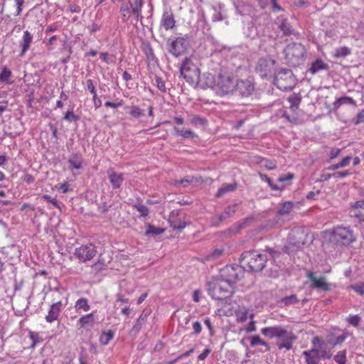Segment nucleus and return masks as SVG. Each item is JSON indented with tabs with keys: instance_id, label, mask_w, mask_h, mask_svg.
Returning <instances> with one entry per match:
<instances>
[{
	"instance_id": "nucleus-1",
	"label": "nucleus",
	"mask_w": 364,
	"mask_h": 364,
	"mask_svg": "<svg viewBox=\"0 0 364 364\" xmlns=\"http://www.w3.org/2000/svg\"><path fill=\"white\" fill-rule=\"evenodd\" d=\"M267 252L274 259L278 258L281 252L270 247H266L264 252L259 250L245 251L241 255L240 263L244 269L249 272L262 271L268 260Z\"/></svg>"
},
{
	"instance_id": "nucleus-2",
	"label": "nucleus",
	"mask_w": 364,
	"mask_h": 364,
	"mask_svg": "<svg viewBox=\"0 0 364 364\" xmlns=\"http://www.w3.org/2000/svg\"><path fill=\"white\" fill-rule=\"evenodd\" d=\"M286 63L294 68L300 67L305 63L306 50L300 43H289L283 51Z\"/></svg>"
},
{
	"instance_id": "nucleus-3",
	"label": "nucleus",
	"mask_w": 364,
	"mask_h": 364,
	"mask_svg": "<svg viewBox=\"0 0 364 364\" xmlns=\"http://www.w3.org/2000/svg\"><path fill=\"white\" fill-rule=\"evenodd\" d=\"M235 287L223 281L218 277L213 278L207 284L209 295L214 299L222 300L229 298L234 293Z\"/></svg>"
},
{
	"instance_id": "nucleus-4",
	"label": "nucleus",
	"mask_w": 364,
	"mask_h": 364,
	"mask_svg": "<svg viewBox=\"0 0 364 364\" xmlns=\"http://www.w3.org/2000/svg\"><path fill=\"white\" fill-rule=\"evenodd\" d=\"M190 47V41L186 35L168 38L166 43L168 52L175 58L184 55Z\"/></svg>"
},
{
	"instance_id": "nucleus-5",
	"label": "nucleus",
	"mask_w": 364,
	"mask_h": 364,
	"mask_svg": "<svg viewBox=\"0 0 364 364\" xmlns=\"http://www.w3.org/2000/svg\"><path fill=\"white\" fill-rule=\"evenodd\" d=\"M307 233L302 229L293 230L289 236V242L283 248L284 252L290 255L301 249L307 242Z\"/></svg>"
},
{
	"instance_id": "nucleus-6",
	"label": "nucleus",
	"mask_w": 364,
	"mask_h": 364,
	"mask_svg": "<svg viewBox=\"0 0 364 364\" xmlns=\"http://www.w3.org/2000/svg\"><path fill=\"white\" fill-rule=\"evenodd\" d=\"M331 240L336 244L346 246L355 242L356 237L350 228L338 226L331 230Z\"/></svg>"
},
{
	"instance_id": "nucleus-7",
	"label": "nucleus",
	"mask_w": 364,
	"mask_h": 364,
	"mask_svg": "<svg viewBox=\"0 0 364 364\" xmlns=\"http://www.w3.org/2000/svg\"><path fill=\"white\" fill-rule=\"evenodd\" d=\"M275 60L269 56L259 58L255 66V72L263 79H271L276 74Z\"/></svg>"
},
{
	"instance_id": "nucleus-8",
	"label": "nucleus",
	"mask_w": 364,
	"mask_h": 364,
	"mask_svg": "<svg viewBox=\"0 0 364 364\" xmlns=\"http://www.w3.org/2000/svg\"><path fill=\"white\" fill-rule=\"evenodd\" d=\"M275 85L281 90H291L296 85L295 77L289 69H282L274 76Z\"/></svg>"
},
{
	"instance_id": "nucleus-9",
	"label": "nucleus",
	"mask_w": 364,
	"mask_h": 364,
	"mask_svg": "<svg viewBox=\"0 0 364 364\" xmlns=\"http://www.w3.org/2000/svg\"><path fill=\"white\" fill-rule=\"evenodd\" d=\"M216 87L215 91L220 95L232 93L235 88L234 77L228 73H219L216 77Z\"/></svg>"
},
{
	"instance_id": "nucleus-10",
	"label": "nucleus",
	"mask_w": 364,
	"mask_h": 364,
	"mask_svg": "<svg viewBox=\"0 0 364 364\" xmlns=\"http://www.w3.org/2000/svg\"><path fill=\"white\" fill-rule=\"evenodd\" d=\"M242 269V265H226L220 270L218 277L235 287L236 282L243 276Z\"/></svg>"
},
{
	"instance_id": "nucleus-11",
	"label": "nucleus",
	"mask_w": 364,
	"mask_h": 364,
	"mask_svg": "<svg viewBox=\"0 0 364 364\" xmlns=\"http://www.w3.org/2000/svg\"><path fill=\"white\" fill-rule=\"evenodd\" d=\"M97 252V247L92 243H89L76 248L75 255L82 262H86L92 259Z\"/></svg>"
},
{
	"instance_id": "nucleus-12",
	"label": "nucleus",
	"mask_w": 364,
	"mask_h": 364,
	"mask_svg": "<svg viewBox=\"0 0 364 364\" xmlns=\"http://www.w3.org/2000/svg\"><path fill=\"white\" fill-rule=\"evenodd\" d=\"M308 279L311 282V287L316 289L318 291H329L331 290V284L326 282L325 277H316L315 274L309 272L306 274Z\"/></svg>"
},
{
	"instance_id": "nucleus-13",
	"label": "nucleus",
	"mask_w": 364,
	"mask_h": 364,
	"mask_svg": "<svg viewBox=\"0 0 364 364\" xmlns=\"http://www.w3.org/2000/svg\"><path fill=\"white\" fill-rule=\"evenodd\" d=\"M198 71V69L196 67L190 58L186 57L183 60L180 67V74L187 82L193 80V77L191 75L190 73L193 72L196 73Z\"/></svg>"
},
{
	"instance_id": "nucleus-14",
	"label": "nucleus",
	"mask_w": 364,
	"mask_h": 364,
	"mask_svg": "<svg viewBox=\"0 0 364 364\" xmlns=\"http://www.w3.org/2000/svg\"><path fill=\"white\" fill-rule=\"evenodd\" d=\"M311 343L313 348L317 350L318 354L321 359H330L333 356L331 350H328L326 345L321 338L318 336H314L312 339Z\"/></svg>"
},
{
	"instance_id": "nucleus-15",
	"label": "nucleus",
	"mask_w": 364,
	"mask_h": 364,
	"mask_svg": "<svg viewBox=\"0 0 364 364\" xmlns=\"http://www.w3.org/2000/svg\"><path fill=\"white\" fill-rule=\"evenodd\" d=\"M235 90L243 97L249 96L255 90L252 81L249 79L237 80L235 82Z\"/></svg>"
},
{
	"instance_id": "nucleus-16",
	"label": "nucleus",
	"mask_w": 364,
	"mask_h": 364,
	"mask_svg": "<svg viewBox=\"0 0 364 364\" xmlns=\"http://www.w3.org/2000/svg\"><path fill=\"white\" fill-rule=\"evenodd\" d=\"M350 335V332L346 330L342 331V333L340 335L337 334L336 331L331 332L328 335V343L331 345L332 348H334L338 345L342 344Z\"/></svg>"
},
{
	"instance_id": "nucleus-17",
	"label": "nucleus",
	"mask_w": 364,
	"mask_h": 364,
	"mask_svg": "<svg viewBox=\"0 0 364 364\" xmlns=\"http://www.w3.org/2000/svg\"><path fill=\"white\" fill-rule=\"evenodd\" d=\"M107 173L112 188L114 189L119 188L124 180V174L122 173H117L112 168H109Z\"/></svg>"
},
{
	"instance_id": "nucleus-18",
	"label": "nucleus",
	"mask_w": 364,
	"mask_h": 364,
	"mask_svg": "<svg viewBox=\"0 0 364 364\" xmlns=\"http://www.w3.org/2000/svg\"><path fill=\"white\" fill-rule=\"evenodd\" d=\"M132 14L137 21H140L143 26V16L141 14V10L144 4V0H129L128 2Z\"/></svg>"
},
{
	"instance_id": "nucleus-19",
	"label": "nucleus",
	"mask_w": 364,
	"mask_h": 364,
	"mask_svg": "<svg viewBox=\"0 0 364 364\" xmlns=\"http://www.w3.org/2000/svg\"><path fill=\"white\" fill-rule=\"evenodd\" d=\"M33 35L28 31L23 32V37L19 42V47L21 48L20 56H23L29 50L33 42Z\"/></svg>"
},
{
	"instance_id": "nucleus-20",
	"label": "nucleus",
	"mask_w": 364,
	"mask_h": 364,
	"mask_svg": "<svg viewBox=\"0 0 364 364\" xmlns=\"http://www.w3.org/2000/svg\"><path fill=\"white\" fill-rule=\"evenodd\" d=\"M63 304L61 301H58L50 306L48 314L46 316V320L48 323H52L58 320L59 314L61 311Z\"/></svg>"
},
{
	"instance_id": "nucleus-21",
	"label": "nucleus",
	"mask_w": 364,
	"mask_h": 364,
	"mask_svg": "<svg viewBox=\"0 0 364 364\" xmlns=\"http://www.w3.org/2000/svg\"><path fill=\"white\" fill-rule=\"evenodd\" d=\"M306 364H319V361L321 359L318 354L317 350L312 347L309 350H305L302 353Z\"/></svg>"
},
{
	"instance_id": "nucleus-22",
	"label": "nucleus",
	"mask_w": 364,
	"mask_h": 364,
	"mask_svg": "<svg viewBox=\"0 0 364 364\" xmlns=\"http://www.w3.org/2000/svg\"><path fill=\"white\" fill-rule=\"evenodd\" d=\"M279 23V28L283 32L284 36L295 35V31L289 23L287 18L279 16L277 18Z\"/></svg>"
},
{
	"instance_id": "nucleus-23",
	"label": "nucleus",
	"mask_w": 364,
	"mask_h": 364,
	"mask_svg": "<svg viewBox=\"0 0 364 364\" xmlns=\"http://www.w3.org/2000/svg\"><path fill=\"white\" fill-rule=\"evenodd\" d=\"M329 66L327 63H324L322 59L317 58L311 63L308 72L312 75H315L321 70H327Z\"/></svg>"
},
{
	"instance_id": "nucleus-24",
	"label": "nucleus",
	"mask_w": 364,
	"mask_h": 364,
	"mask_svg": "<svg viewBox=\"0 0 364 364\" xmlns=\"http://www.w3.org/2000/svg\"><path fill=\"white\" fill-rule=\"evenodd\" d=\"M252 220L251 218H246L240 220V222L235 223L231 228H230L225 233L228 234V236H232L233 235L239 232L242 229L245 228L247 226V224Z\"/></svg>"
},
{
	"instance_id": "nucleus-25",
	"label": "nucleus",
	"mask_w": 364,
	"mask_h": 364,
	"mask_svg": "<svg viewBox=\"0 0 364 364\" xmlns=\"http://www.w3.org/2000/svg\"><path fill=\"white\" fill-rule=\"evenodd\" d=\"M83 159L81 154H73L68 159L69 168L79 170L82 168Z\"/></svg>"
},
{
	"instance_id": "nucleus-26",
	"label": "nucleus",
	"mask_w": 364,
	"mask_h": 364,
	"mask_svg": "<svg viewBox=\"0 0 364 364\" xmlns=\"http://www.w3.org/2000/svg\"><path fill=\"white\" fill-rule=\"evenodd\" d=\"M176 21L173 15L170 11H165L161 19V25L166 30H169L175 26Z\"/></svg>"
},
{
	"instance_id": "nucleus-27",
	"label": "nucleus",
	"mask_w": 364,
	"mask_h": 364,
	"mask_svg": "<svg viewBox=\"0 0 364 364\" xmlns=\"http://www.w3.org/2000/svg\"><path fill=\"white\" fill-rule=\"evenodd\" d=\"M277 338L283 342L294 341L296 338L292 332L288 331L281 326L279 328Z\"/></svg>"
},
{
	"instance_id": "nucleus-28",
	"label": "nucleus",
	"mask_w": 364,
	"mask_h": 364,
	"mask_svg": "<svg viewBox=\"0 0 364 364\" xmlns=\"http://www.w3.org/2000/svg\"><path fill=\"white\" fill-rule=\"evenodd\" d=\"M237 319L239 322H245L247 318L253 319L254 313L252 310L243 308L240 309L236 314Z\"/></svg>"
},
{
	"instance_id": "nucleus-29",
	"label": "nucleus",
	"mask_w": 364,
	"mask_h": 364,
	"mask_svg": "<svg viewBox=\"0 0 364 364\" xmlns=\"http://www.w3.org/2000/svg\"><path fill=\"white\" fill-rule=\"evenodd\" d=\"M94 322H95V317H94L93 312L82 316L77 321L78 325L81 328L91 327V326H92Z\"/></svg>"
},
{
	"instance_id": "nucleus-30",
	"label": "nucleus",
	"mask_w": 364,
	"mask_h": 364,
	"mask_svg": "<svg viewBox=\"0 0 364 364\" xmlns=\"http://www.w3.org/2000/svg\"><path fill=\"white\" fill-rule=\"evenodd\" d=\"M299 300L298 299L296 294H291L290 296H284L280 299L278 301L281 307L287 306L292 304H296L299 303Z\"/></svg>"
},
{
	"instance_id": "nucleus-31",
	"label": "nucleus",
	"mask_w": 364,
	"mask_h": 364,
	"mask_svg": "<svg viewBox=\"0 0 364 364\" xmlns=\"http://www.w3.org/2000/svg\"><path fill=\"white\" fill-rule=\"evenodd\" d=\"M237 186V184L236 183L225 184L218 190L215 196L217 198H220L227 193L234 191L236 189Z\"/></svg>"
},
{
	"instance_id": "nucleus-32",
	"label": "nucleus",
	"mask_w": 364,
	"mask_h": 364,
	"mask_svg": "<svg viewBox=\"0 0 364 364\" xmlns=\"http://www.w3.org/2000/svg\"><path fill=\"white\" fill-rule=\"evenodd\" d=\"M75 310L77 313H80L81 310L87 311L90 309V306L88 304V300L86 298H80L75 304Z\"/></svg>"
},
{
	"instance_id": "nucleus-33",
	"label": "nucleus",
	"mask_w": 364,
	"mask_h": 364,
	"mask_svg": "<svg viewBox=\"0 0 364 364\" xmlns=\"http://www.w3.org/2000/svg\"><path fill=\"white\" fill-rule=\"evenodd\" d=\"M346 104L351 105L353 106H355L356 105L355 101L352 97H348V96H344V97L338 98L333 102V106H334L335 109H338L342 105H346Z\"/></svg>"
},
{
	"instance_id": "nucleus-34",
	"label": "nucleus",
	"mask_w": 364,
	"mask_h": 364,
	"mask_svg": "<svg viewBox=\"0 0 364 364\" xmlns=\"http://www.w3.org/2000/svg\"><path fill=\"white\" fill-rule=\"evenodd\" d=\"M237 209V205L236 203L227 206L225 208L224 212L220 214V219H223L225 220L228 218L232 217L236 213Z\"/></svg>"
},
{
	"instance_id": "nucleus-35",
	"label": "nucleus",
	"mask_w": 364,
	"mask_h": 364,
	"mask_svg": "<svg viewBox=\"0 0 364 364\" xmlns=\"http://www.w3.org/2000/svg\"><path fill=\"white\" fill-rule=\"evenodd\" d=\"M259 177H260L261 180L267 182L269 186L272 188V190H274V191H282V190H283L284 188L285 185H284V184H281V185L274 184V183H273V182L271 180V178L269 177H268L266 174H264V173H259Z\"/></svg>"
},
{
	"instance_id": "nucleus-36",
	"label": "nucleus",
	"mask_w": 364,
	"mask_h": 364,
	"mask_svg": "<svg viewBox=\"0 0 364 364\" xmlns=\"http://www.w3.org/2000/svg\"><path fill=\"white\" fill-rule=\"evenodd\" d=\"M173 130L177 136L184 139L194 138L196 136V134L191 129H180L175 127Z\"/></svg>"
},
{
	"instance_id": "nucleus-37",
	"label": "nucleus",
	"mask_w": 364,
	"mask_h": 364,
	"mask_svg": "<svg viewBox=\"0 0 364 364\" xmlns=\"http://www.w3.org/2000/svg\"><path fill=\"white\" fill-rule=\"evenodd\" d=\"M279 326L265 327L261 330L262 333L269 338H277Z\"/></svg>"
},
{
	"instance_id": "nucleus-38",
	"label": "nucleus",
	"mask_w": 364,
	"mask_h": 364,
	"mask_svg": "<svg viewBox=\"0 0 364 364\" xmlns=\"http://www.w3.org/2000/svg\"><path fill=\"white\" fill-rule=\"evenodd\" d=\"M350 159H351L350 156H346L339 163H338L336 164H333V165L328 166V168H326V169L328 171H335L340 168L346 167L349 164Z\"/></svg>"
},
{
	"instance_id": "nucleus-39",
	"label": "nucleus",
	"mask_w": 364,
	"mask_h": 364,
	"mask_svg": "<svg viewBox=\"0 0 364 364\" xmlns=\"http://www.w3.org/2000/svg\"><path fill=\"white\" fill-rule=\"evenodd\" d=\"M131 12L132 11L127 5L122 6L120 8L119 14L120 18L123 22L127 23V21L129 19L131 16Z\"/></svg>"
},
{
	"instance_id": "nucleus-40",
	"label": "nucleus",
	"mask_w": 364,
	"mask_h": 364,
	"mask_svg": "<svg viewBox=\"0 0 364 364\" xmlns=\"http://www.w3.org/2000/svg\"><path fill=\"white\" fill-rule=\"evenodd\" d=\"M351 53L350 48L343 46L336 49L334 57L336 58H345Z\"/></svg>"
},
{
	"instance_id": "nucleus-41",
	"label": "nucleus",
	"mask_w": 364,
	"mask_h": 364,
	"mask_svg": "<svg viewBox=\"0 0 364 364\" xmlns=\"http://www.w3.org/2000/svg\"><path fill=\"white\" fill-rule=\"evenodd\" d=\"M216 77L210 73H208L205 75V84L207 87H210L215 90V87H216Z\"/></svg>"
},
{
	"instance_id": "nucleus-42",
	"label": "nucleus",
	"mask_w": 364,
	"mask_h": 364,
	"mask_svg": "<svg viewBox=\"0 0 364 364\" xmlns=\"http://www.w3.org/2000/svg\"><path fill=\"white\" fill-rule=\"evenodd\" d=\"M293 208V203L291 201L285 202L282 204V207L278 210L277 214L284 215L290 213Z\"/></svg>"
},
{
	"instance_id": "nucleus-43",
	"label": "nucleus",
	"mask_w": 364,
	"mask_h": 364,
	"mask_svg": "<svg viewBox=\"0 0 364 364\" xmlns=\"http://www.w3.org/2000/svg\"><path fill=\"white\" fill-rule=\"evenodd\" d=\"M346 354L347 351L346 350H342L338 351L336 355H334L333 360L338 363V364H346Z\"/></svg>"
},
{
	"instance_id": "nucleus-44",
	"label": "nucleus",
	"mask_w": 364,
	"mask_h": 364,
	"mask_svg": "<svg viewBox=\"0 0 364 364\" xmlns=\"http://www.w3.org/2000/svg\"><path fill=\"white\" fill-rule=\"evenodd\" d=\"M190 122L194 126L203 127L207 125L208 124V121L206 120V119L200 117V116L198 115H193L191 118Z\"/></svg>"
},
{
	"instance_id": "nucleus-45",
	"label": "nucleus",
	"mask_w": 364,
	"mask_h": 364,
	"mask_svg": "<svg viewBox=\"0 0 364 364\" xmlns=\"http://www.w3.org/2000/svg\"><path fill=\"white\" fill-rule=\"evenodd\" d=\"M114 337V333L112 331L103 332L100 336V341L102 344L107 345Z\"/></svg>"
},
{
	"instance_id": "nucleus-46",
	"label": "nucleus",
	"mask_w": 364,
	"mask_h": 364,
	"mask_svg": "<svg viewBox=\"0 0 364 364\" xmlns=\"http://www.w3.org/2000/svg\"><path fill=\"white\" fill-rule=\"evenodd\" d=\"M250 345L251 346H256L258 345L264 346L269 350V346L267 342L264 341L260 338L259 336H252L250 339Z\"/></svg>"
},
{
	"instance_id": "nucleus-47",
	"label": "nucleus",
	"mask_w": 364,
	"mask_h": 364,
	"mask_svg": "<svg viewBox=\"0 0 364 364\" xmlns=\"http://www.w3.org/2000/svg\"><path fill=\"white\" fill-rule=\"evenodd\" d=\"M196 181L194 177H185L181 180H176L174 182L175 186H182L183 187L188 186L189 184L193 183Z\"/></svg>"
},
{
	"instance_id": "nucleus-48",
	"label": "nucleus",
	"mask_w": 364,
	"mask_h": 364,
	"mask_svg": "<svg viewBox=\"0 0 364 364\" xmlns=\"http://www.w3.org/2000/svg\"><path fill=\"white\" fill-rule=\"evenodd\" d=\"M289 102L291 103L290 108L295 111L298 109L299 105L301 102V97L294 95L289 97Z\"/></svg>"
},
{
	"instance_id": "nucleus-49",
	"label": "nucleus",
	"mask_w": 364,
	"mask_h": 364,
	"mask_svg": "<svg viewBox=\"0 0 364 364\" xmlns=\"http://www.w3.org/2000/svg\"><path fill=\"white\" fill-rule=\"evenodd\" d=\"M130 115L134 118H139L144 115V112L137 106H132L129 112Z\"/></svg>"
},
{
	"instance_id": "nucleus-50",
	"label": "nucleus",
	"mask_w": 364,
	"mask_h": 364,
	"mask_svg": "<svg viewBox=\"0 0 364 364\" xmlns=\"http://www.w3.org/2000/svg\"><path fill=\"white\" fill-rule=\"evenodd\" d=\"M11 76V72L10 70L7 68L6 66H4L2 68V71L0 73V82H8L9 79Z\"/></svg>"
},
{
	"instance_id": "nucleus-51",
	"label": "nucleus",
	"mask_w": 364,
	"mask_h": 364,
	"mask_svg": "<svg viewBox=\"0 0 364 364\" xmlns=\"http://www.w3.org/2000/svg\"><path fill=\"white\" fill-rule=\"evenodd\" d=\"M28 334H29L30 338L32 341V344H31L32 348H34L37 343H38L43 341V339L40 336L39 333H38L29 331Z\"/></svg>"
},
{
	"instance_id": "nucleus-52",
	"label": "nucleus",
	"mask_w": 364,
	"mask_h": 364,
	"mask_svg": "<svg viewBox=\"0 0 364 364\" xmlns=\"http://www.w3.org/2000/svg\"><path fill=\"white\" fill-rule=\"evenodd\" d=\"M144 323L145 318L144 317L142 316V315H141L136 320V323L134 325L132 329V332H134L135 333H138L141 330V326Z\"/></svg>"
},
{
	"instance_id": "nucleus-53",
	"label": "nucleus",
	"mask_w": 364,
	"mask_h": 364,
	"mask_svg": "<svg viewBox=\"0 0 364 364\" xmlns=\"http://www.w3.org/2000/svg\"><path fill=\"white\" fill-rule=\"evenodd\" d=\"M360 320L361 318L358 315H349L346 318L347 322L354 327H357L359 325Z\"/></svg>"
},
{
	"instance_id": "nucleus-54",
	"label": "nucleus",
	"mask_w": 364,
	"mask_h": 364,
	"mask_svg": "<svg viewBox=\"0 0 364 364\" xmlns=\"http://www.w3.org/2000/svg\"><path fill=\"white\" fill-rule=\"evenodd\" d=\"M164 229L160 228H156L152 225H149L148 230L146 231V235H159L164 232Z\"/></svg>"
},
{
	"instance_id": "nucleus-55",
	"label": "nucleus",
	"mask_w": 364,
	"mask_h": 364,
	"mask_svg": "<svg viewBox=\"0 0 364 364\" xmlns=\"http://www.w3.org/2000/svg\"><path fill=\"white\" fill-rule=\"evenodd\" d=\"M144 54L146 58L149 61H154L156 59V56L154 53V50L150 45H147L144 49Z\"/></svg>"
},
{
	"instance_id": "nucleus-56",
	"label": "nucleus",
	"mask_w": 364,
	"mask_h": 364,
	"mask_svg": "<svg viewBox=\"0 0 364 364\" xmlns=\"http://www.w3.org/2000/svg\"><path fill=\"white\" fill-rule=\"evenodd\" d=\"M79 119V116L75 114L72 110L68 111L63 117V120L68 121L69 122L77 121Z\"/></svg>"
},
{
	"instance_id": "nucleus-57",
	"label": "nucleus",
	"mask_w": 364,
	"mask_h": 364,
	"mask_svg": "<svg viewBox=\"0 0 364 364\" xmlns=\"http://www.w3.org/2000/svg\"><path fill=\"white\" fill-rule=\"evenodd\" d=\"M349 288L354 290L356 293H358L360 295H364V283L355 284L350 285Z\"/></svg>"
},
{
	"instance_id": "nucleus-58",
	"label": "nucleus",
	"mask_w": 364,
	"mask_h": 364,
	"mask_svg": "<svg viewBox=\"0 0 364 364\" xmlns=\"http://www.w3.org/2000/svg\"><path fill=\"white\" fill-rule=\"evenodd\" d=\"M134 208L139 212L141 216L146 217L149 213L148 208L142 204H136L134 205Z\"/></svg>"
},
{
	"instance_id": "nucleus-59",
	"label": "nucleus",
	"mask_w": 364,
	"mask_h": 364,
	"mask_svg": "<svg viewBox=\"0 0 364 364\" xmlns=\"http://www.w3.org/2000/svg\"><path fill=\"white\" fill-rule=\"evenodd\" d=\"M106 266V262L102 258V255L100 254L99 259L97 262L93 264L92 268L95 271H100L101 270L103 267Z\"/></svg>"
},
{
	"instance_id": "nucleus-60",
	"label": "nucleus",
	"mask_w": 364,
	"mask_h": 364,
	"mask_svg": "<svg viewBox=\"0 0 364 364\" xmlns=\"http://www.w3.org/2000/svg\"><path fill=\"white\" fill-rule=\"evenodd\" d=\"M155 85L160 91L166 92L165 82L161 77L159 76L155 77Z\"/></svg>"
},
{
	"instance_id": "nucleus-61",
	"label": "nucleus",
	"mask_w": 364,
	"mask_h": 364,
	"mask_svg": "<svg viewBox=\"0 0 364 364\" xmlns=\"http://www.w3.org/2000/svg\"><path fill=\"white\" fill-rule=\"evenodd\" d=\"M170 225L173 228L178 230H182L186 225L185 222L182 221H171L169 220Z\"/></svg>"
},
{
	"instance_id": "nucleus-62",
	"label": "nucleus",
	"mask_w": 364,
	"mask_h": 364,
	"mask_svg": "<svg viewBox=\"0 0 364 364\" xmlns=\"http://www.w3.org/2000/svg\"><path fill=\"white\" fill-rule=\"evenodd\" d=\"M223 254V249H215L209 255V259H216L219 258Z\"/></svg>"
},
{
	"instance_id": "nucleus-63",
	"label": "nucleus",
	"mask_w": 364,
	"mask_h": 364,
	"mask_svg": "<svg viewBox=\"0 0 364 364\" xmlns=\"http://www.w3.org/2000/svg\"><path fill=\"white\" fill-rule=\"evenodd\" d=\"M16 4V11L15 13V16H17L21 14L23 10V5L24 4V0H14Z\"/></svg>"
},
{
	"instance_id": "nucleus-64",
	"label": "nucleus",
	"mask_w": 364,
	"mask_h": 364,
	"mask_svg": "<svg viewBox=\"0 0 364 364\" xmlns=\"http://www.w3.org/2000/svg\"><path fill=\"white\" fill-rule=\"evenodd\" d=\"M87 89L92 94L93 97H95L97 92L94 86L93 82L91 79H88L86 81Z\"/></svg>"
}]
</instances>
